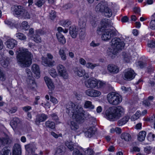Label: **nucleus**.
I'll list each match as a JSON object with an SVG mask.
<instances>
[{
	"mask_svg": "<svg viewBox=\"0 0 155 155\" xmlns=\"http://www.w3.org/2000/svg\"><path fill=\"white\" fill-rule=\"evenodd\" d=\"M43 34V31L41 29L36 30L33 35V40L37 43L40 42L41 41L40 35Z\"/></svg>",
	"mask_w": 155,
	"mask_h": 155,
	"instance_id": "ddd939ff",
	"label": "nucleus"
},
{
	"mask_svg": "<svg viewBox=\"0 0 155 155\" xmlns=\"http://www.w3.org/2000/svg\"><path fill=\"white\" fill-rule=\"evenodd\" d=\"M85 71L82 69H76L74 71V73L78 76L82 77L85 74Z\"/></svg>",
	"mask_w": 155,
	"mask_h": 155,
	"instance_id": "72a5a7b5",
	"label": "nucleus"
},
{
	"mask_svg": "<svg viewBox=\"0 0 155 155\" xmlns=\"http://www.w3.org/2000/svg\"><path fill=\"white\" fill-rule=\"evenodd\" d=\"M123 111V108L120 107L117 108L109 107L105 112L106 117L110 120H115L121 116Z\"/></svg>",
	"mask_w": 155,
	"mask_h": 155,
	"instance_id": "7ed1b4c3",
	"label": "nucleus"
},
{
	"mask_svg": "<svg viewBox=\"0 0 155 155\" xmlns=\"http://www.w3.org/2000/svg\"><path fill=\"white\" fill-rule=\"evenodd\" d=\"M85 93L88 96L92 97H98L101 94V93L100 91L91 89H88L86 90Z\"/></svg>",
	"mask_w": 155,
	"mask_h": 155,
	"instance_id": "9b49d317",
	"label": "nucleus"
},
{
	"mask_svg": "<svg viewBox=\"0 0 155 155\" xmlns=\"http://www.w3.org/2000/svg\"><path fill=\"white\" fill-rule=\"evenodd\" d=\"M136 75L133 70L128 68L124 70L123 78L125 80L130 81L135 78Z\"/></svg>",
	"mask_w": 155,
	"mask_h": 155,
	"instance_id": "423d86ee",
	"label": "nucleus"
},
{
	"mask_svg": "<svg viewBox=\"0 0 155 155\" xmlns=\"http://www.w3.org/2000/svg\"><path fill=\"white\" fill-rule=\"evenodd\" d=\"M138 65L140 68H143L147 66V64L145 62L139 61L138 62Z\"/></svg>",
	"mask_w": 155,
	"mask_h": 155,
	"instance_id": "13d9d810",
	"label": "nucleus"
},
{
	"mask_svg": "<svg viewBox=\"0 0 155 155\" xmlns=\"http://www.w3.org/2000/svg\"><path fill=\"white\" fill-rule=\"evenodd\" d=\"M57 30L58 31V32H59V33H61V32H63L65 33H66L68 32V29L65 28V29L64 30L62 28L60 27L58 28Z\"/></svg>",
	"mask_w": 155,
	"mask_h": 155,
	"instance_id": "6e6d98bb",
	"label": "nucleus"
},
{
	"mask_svg": "<svg viewBox=\"0 0 155 155\" xmlns=\"http://www.w3.org/2000/svg\"><path fill=\"white\" fill-rule=\"evenodd\" d=\"M84 107V108L89 109L90 110H93L94 108V106L92 104V102L89 101H85Z\"/></svg>",
	"mask_w": 155,
	"mask_h": 155,
	"instance_id": "7c9ffc66",
	"label": "nucleus"
},
{
	"mask_svg": "<svg viewBox=\"0 0 155 155\" xmlns=\"http://www.w3.org/2000/svg\"><path fill=\"white\" fill-rule=\"evenodd\" d=\"M122 57L124 61L126 63L129 62L131 58V57L130 54H126L124 52L122 53Z\"/></svg>",
	"mask_w": 155,
	"mask_h": 155,
	"instance_id": "4c0bfd02",
	"label": "nucleus"
},
{
	"mask_svg": "<svg viewBox=\"0 0 155 155\" xmlns=\"http://www.w3.org/2000/svg\"><path fill=\"white\" fill-rule=\"evenodd\" d=\"M31 70L36 75V77L38 78L40 77V71L39 67L37 64H34L32 65Z\"/></svg>",
	"mask_w": 155,
	"mask_h": 155,
	"instance_id": "6ab92c4d",
	"label": "nucleus"
},
{
	"mask_svg": "<svg viewBox=\"0 0 155 155\" xmlns=\"http://www.w3.org/2000/svg\"><path fill=\"white\" fill-rule=\"evenodd\" d=\"M150 28L155 30V20H153L150 21Z\"/></svg>",
	"mask_w": 155,
	"mask_h": 155,
	"instance_id": "774afa93",
	"label": "nucleus"
},
{
	"mask_svg": "<svg viewBox=\"0 0 155 155\" xmlns=\"http://www.w3.org/2000/svg\"><path fill=\"white\" fill-rule=\"evenodd\" d=\"M98 66V65L96 64H92L90 62H88L86 64V67L89 68H91V69H93L94 68Z\"/></svg>",
	"mask_w": 155,
	"mask_h": 155,
	"instance_id": "09e8293b",
	"label": "nucleus"
},
{
	"mask_svg": "<svg viewBox=\"0 0 155 155\" xmlns=\"http://www.w3.org/2000/svg\"><path fill=\"white\" fill-rule=\"evenodd\" d=\"M58 53L62 60L65 61L67 57L64 49H60Z\"/></svg>",
	"mask_w": 155,
	"mask_h": 155,
	"instance_id": "a19ab883",
	"label": "nucleus"
},
{
	"mask_svg": "<svg viewBox=\"0 0 155 155\" xmlns=\"http://www.w3.org/2000/svg\"><path fill=\"white\" fill-rule=\"evenodd\" d=\"M146 133L145 131H140L137 135L138 140L140 141H143L145 140L146 136Z\"/></svg>",
	"mask_w": 155,
	"mask_h": 155,
	"instance_id": "cd10ccee",
	"label": "nucleus"
},
{
	"mask_svg": "<svg viewBox=\"0 0 155 155\" xmlns=\"http://www.w3.org/2000/svg\"><path fill=\"white\" fill-rule=\"evenodd\" d=\"M22 29L25 30H27L29 28V26L28 25V22L26 21H23L21 26Z\"/></svg>",
	"mask_w": 155,
	"mask_h": 155,
	"instance_id": "de8ad7c7",
	"label": "nucleus"
},
{
	"mask_svg": "<svg viewBox=\"0 0 155 155\" xmlns=\"http://www.w3.org/2000/svg\"><path fill=\"white\" fill-rule=\"evenodd\" d=\"M21 15L25 19H30L32 18L31 15H30V14L25 9L24 10L23 12L22 13V14Z\"/></svg>",
	"mask_w": 155,
	"mask_h": 155,
	"instance_id": "58836bf2",
	"label": "nucleus"
},
{
	"mask_svg": "<svg viewBox=\"0 0 155 155\" xmlns=\"http://www.w3.org/2000/svg\"><path fill=\"white\" fill-rule=\"evenodd\" d=\"M97 133V130L96 128L93 127H90L84 132V134L86 137L91 138L95 135Z\"/></svg>",
	"mask_w": 155,
	"mask_h": 155,
	"instance_id": "9d476101",
	"label": "nucleus"
},
{
	"mask_svg": "<svg viewBox=\"0 0 155 155\" xmlns=\"http://www.w3.org/2000/svg\"><path fill=\"white\" fill-rule=\"evenodd\" d=\"M65 145L71 150L72 151L74 149V143L71 141H66L65 143Z\"/></svg>",
	"mask_w": 155,
	"mask_h": 155,
	"instance_id": "f704fd0d",
	"label": "nucleus"
},
{
	"mask_svg": "<svg viewBox=\"0 0 155 155\" xmlns=\"http://www.w3.org/2000/svg\"><path fill=\"white\" fill-rule=\"evenodd\" d=\"M86 19L85 17H82L80 18L79 21V25L81 29H85L86 26Z\"/></svg>",
	"mask_w": 155,
	"mask_h": 155,
	"instance_id": "c85d7f7f",
	"label": "nucleus"
},
{
	"mask_svg": "<svg viewBox=\"0 0 155 155\" xmlns=\"http://www.w3.org/2000/svg\"><path fill=\"white\" fill-rule=\"evenodd\" d=\"M5 23L9 26L10 27H12L14 26V23L9 20H6L5 21Z\"/></svg>",
	"mask_w": 155,
	"mask_h": 155,
	"instance_id": "052dcab7",
	"label": "nucleus"
},
{
	"mask_svg": "<svg viewBox=\"0 0 155 155\" xmlns=\"http://www.w3.org/2000/svg\"><path fill=\"white\" fill-rule=\"evenodd\" d=\"M44 79L48 88L51 90H53L54 86L51 80L46 76L45 77Z\"/></svg>",
	"mask_w": 155,
	"mask_h": 155,
	"instance_id": "412c9836",
	"label": "nucleus"
},
{
	"mask_svg": "<svg viewBox=\"0 0 155 155\" xmlns=\"http://www.w3.org/2000/svg\"><path fill=\"white\" fill-rule=\"evenodd\" d=\"M97 80L93 78L87 79L84 82L85 86L88 88H97Z\"/></svg>",
	"mask_w": 155,
	"mask_h": 155,
	"instance_id": "6e6552de",
	"label": "nucleus"
},
{
	"mask_svg": "<svg viewBox=\"0 0 155 155\" xmlns=\"http://www.w3.org/2000/svg\"><path fill=\"white\" fill-rule=\"evenodd\" d=\"M56 13L54 11L52 10L50 13V17L51 20L54 19L56 17Z\"/></svg>",
	"mask_w": 155,
	"mask_h": 155,
	"instance_id": "338daca9",
	"label": "nucleus"
},
{
	"mask_svg": "<svg viewBox=\"0 0 155 155\" xmlns=\"http://www.w3.org/2000/svg\"><path fill=\"white\" fill-rule=\"evenodd\" d=\"M104 28L101 26L98 28L97 30V33L99 35H103L104 31L105 30Z\"/></svg>",
	"mask_w": 155,
	"mask_h": 155,
	"instance_id": "603ef678",
	"label": "nucleus"
},
{
	"mask_svg": "<svg viewBox=\"0 0 155 155\" xmlns=\"http://www.w3.org/2000/svg\"><path fill=\"white\" fill-rule=\"evenodd\" d=\"M5 44L8 48L12 49L17 45V42L16 40L13 39H10L6 42Z\"/></svg>",
	"mask_w": 155,
	"mask_h": 155,
	"instance_id": "2eb2a0df",
	"label": "nucleus"
},
{
	"mask_svg": "<svg viewBox=\"0 0 155 155\" xmlns=\"http://www.w3.org/2000/svg\"><path fill=\"white\" fill-rule=\"evenodd\" d=\"M130 119L129 117L128 116H126L119 120L118 121V124L119 126H122L126 124L128 121Z\"/></svg>",
	"mask_w": 155,
	"mask_h": 155,
	"instance_id": "a878e982",
	"label": "nucleus"
},
{
	"mask_svg": "<svg viewBox=\"0 0 155 155\" xmlns=\"http://www.w3.org/2000/svg\"><path fill=\"white\" fill-rule=\"evenodd\" d=\"M48 118V116L44 114H38L35 119V123L37 125H39L41 122H44Z\"/></svg>",
	"mask_w": 155,
	"mask_h": 155,
	"instance_id": "f8f14e48",
	"label": "nucleus"
},
{
	"mask_svg": "<svg viewBox=\"0 0 155 155\" xmlns=\"http://www.w3.org/2000/svg\"><path fill=\"white\" fill-rule=\"evenodd\" d=\"M111 48L109 49V51L112 54H115L120 50L123 49L125 45L124 42L118 38H113L111 41Z\"/></svg>",
	"mask_w": 155,
	"mask_h": 155,
	"instance_id": "20e7f679",
	"label": "nucleus"
},
{
	"mask_svg": "<svg viewBox=\"0 0 155 155\" xmlns=\"http://www.w3.org/2000/svg\"><path fill=\"white\" fill-rule=\"evenodd\" d=\"M107 68L110 72L114 74L117 73L119 70V68L114 64L108 65Z\"/></svg>",
	"mask_w": 155,
	"mask_h": 155,
	"instance_id": "dca6fc26",
	"label": "nucleus"
},
{
	"mask_svg": "<svg viewBox=\"0 0 155 155\" xmlns=\"http://www.w3.org/2000/svg\"><path fill=\"white\" fill-rule=\"evenodd\" d=\"M27 81L28 87L33 90L35 89L37 87V84L34 78H28Z\"/></svg>",
	"mask_w": 155,
	"mask_h": 155,
	"instance_id": "f3484780",
	"label": "nucleus"
},
{
	"mask_svg": "<svg viewBox=\"0 0 155 155\" xmlns=\"http://www.w3.org/2000/svg\"><path fill=\"white\" fill-rule=\"evenodd\" d=\"M62 25L64 27H68L71 24V21L68 20L61 21V22Z\"/></svg>",
	"mask_w": 155,
	"mask_h": 155,
	"instance_id": "49530a36",
	"label": "nucleus"
},
{
	"mask_svg": "<svg viewBox=\"0 0 155 155\" xmlns=\"http://www.w3.org/2000/svg\"><path fill=\"white\" fill-rule=\"evenodd\" d=\"M113 32L110 29H105L104 31L101 38L103 40L108 41L113 37Z\"/></svg>",
	"mask_w": 155,
	"mask_h": 155,
	"instance_id": "1a4fd4ad",
	"label": "nucleus"
},
{
	"mask_svg": "<svg viewBox=\"0 0 155 155\" xmlns=\"http://www.w3.org/2000/svg\"><path fill=\"white\" fill-rule=\"evenodd\" d=\"M16 58L18 64L21 67L29 66L32 63L33 57L31 53L28 50L24 48H19L17 51Z\"/></svg>",
	"mask_w": 155,
	"mask_h": 155,
	"instance_id": "f03ea898",
	"label": "nucleus"
},
{
	"mask_svg": "<svg viewBox=\"0 0 155 155\" xmlns=\"http://www.w3.org/2000/svg\"><path fill=\"white\" fill-rule=\"evenodd\" d=\"M104 12V15L106 17H110L112 15V10L108 7H106Z\"/></svg>",
	"mask_w": 155,
	"mask_h": 155,
	"instance_id": "e433bc0d",
	"label": "nucleus"
},
{
	"mask_svg": "<svg viewBox=\"0 0 155 155\" xmlns=\"http://www.w3.org/2000/svg\"><path fill=\"white\" fill-rule=\"evenodd\" d=\"M25 71L27 76L29 78H33V77H31L32 75V73L30 69L26 68L25 69Z\"/></svg>",
	"mask_w": 155,
	"mask_h": 155,
	"instance_id": "bf43d9fd",
	"label": "nucleus"
},
{
	"mask_svg": "<svg viewBox=\"0 0 155 155\" xmlns=\"http://www.w3.org/2000/svg\"><path fill=\"white\" fill-rule=\"evenodd\" d=\"M31 107L29 106H27L22 107V109L23 111L27 113L29 112V111L31 109Z\"/></svg>",
	"mask_w": 155,
	"mask_h": 155,
	"instance_id": "e2e57ef3",
	"label": "nucleus"
},
{
	"mask_svg": "<svg viewBox=\"0 0 155 155\" xmlns=\"http://www.w3.org/2000/svg\"><path fill=\"white\" fill-rule=\"evenodd\" d=\"M155 138V135L154 134L151 133H150L148 136V139L150 141H152L154 140Z\"/></svg>",
	"mask_w": 155,
	"mask_h": 155,
	"instance_id": "0e129e2a",
	"label": "nucleus"
},
{
	"mask_svg": "<svg viewBox=\"0 0 155 155\" xmlns=\"http://www.w3.org/2000/svg\"><path fill=\"white\" fill-rule=\"evenodd\" d=\"M45 2V0H38L35 4L38 7H40L43 5Z\"/></svg>",
	"mask_w": 155,
	"mask_h": 155,
	"instance_id": "8fccbe9b",
	"label": "nucleus"
},
{
	"mask_svg": "<svg viewBox=\"0 0 155 155\" xmlns=\"http://www.w3.org/2000/svg\"><path fill=\"white\" fill-rule=\"evenodd\" d=\"M147 45L151 48H155V41L152 40L148 41Z\"/></svg>",
	"mask_w": 155,
	"mask_h": 155,
	"instance_id": "4d7b16f0",
	"label": "nucleus"
},
{
	"mask_svg": "<svg viewBox=\"0 0 155 155\" xmlns=\"http://www.w3.org/2000/svg\"><path fill=\"white\" fill-rule=\"evenodd\" d=\"M24 9L23 6L15 5L14 6V14L17 15H21L23 12Z\"/></svg>",
	"mask_w": 155,
	"mask_h": 155,
	"instance_id": "aec40b11",
	"label": "nucleus"
},
{
	"mask_svg": "<svg viewBox=\"0 0 155 155\" xmlns=\"http://www.w3.org/2000/svg\"><path fill=\"white\" fill-rule=\"evenodd\" d=\"M49 73L50 75L53 78L56 77L57 75V73L55 69L51 68L49 70Z\"/></svg>",
	"mask_w": 155,
	"mask_h": 155,
	"instance_id": "a18cd8bd",
	"label": "nucleus"
},
{
	"mask_svg": "<svg viewBox=\"0 0 155 155\" xmlns=\"http://www.w3.org/2000/svg\"><path fill=\"white\" fill-rule=\"evenodd\" d=\"M65 107L66 113L79 123L83 122L84 118L91 119L92 117L89 113H85L81 105L72 102H68L66 105Z\"/></svg>",
	"mask_w": 155,
	"mask_h": 155,
	"instance_id": "f257e3e1",
	"label": "nucleus"
},
{
	"mask_svg": "<svg viewBox=\"0 0 155 155\" xmlns=\"http://www.w3.org/2000/svg\"><path fill=\"white\" fill-rule=\"evenodd\" d=\"M64 148L63 146L58 147L56 150L55 155H62L64 153Z\"/></svg>",
	"mask_w": 155,
	"mask_h": 155,
	"instance_id": "c9c22d12",
	"label": "nucleus"
},
{
	"mask_svg": "<svg viewBox=\"0 0 155 155\" xmlns=\"http://www.w3.org/2000/svg\"><path fill=\"white\" fill-rule=\"evenodd\" d=\"M101 26L104 28L111 26L110 20L109 19L106 18L103 19L101 20Z\"/></svg>",
	"mask_w": 155,
	"mask_h": 155,
	"instance_id": "c756f323",
	"label": "nucleus"
},
{
	"mask_svg": "<svg viewBox=\"0 0 155 155\" xmlns=\"http://www.w3.org/2000/svg\"><path fill=\"white\" fill-rule=\"evenodd\" d=\"M9 58H7L6 61H4L1 63L2 66L5 68H6L9 64Z\"/></svg>",
	"mask_w": 155,
	"mask_h": 155,
	"instance_id": "864d4df0",
	"label": "nucleus"
},
{
	"mask_svg": "<svg viewBox=\"0 0 155 155\" xmlns=\"http://www.w3.org/2000/svg\"><path fill=\"white\" fill-rule=\"evenodd\" d=\"M93 153L94 151L91 149H88L85 151V155H91Z\"/></svg>",
	"mask_w": 155,
	"mask_h": 155,
	"instance_id": "69168bd1",
	"label": "nucleus"
},
{
	"mask_svg": "<svg viewBox=\"0 0 155 155\" xmlns=\"http://www.w3.org/2000/svg\"><path fill=\"white\" fill-rule=\"evenodd\" d=\"M26 150L29 153H34V151L36 149L35 146L32 144H29L25 146Z\"/></svg>",
	"mask_w": 155,
	"mask_h": 155,
	"instance_id": "4be33fe9",
	"label": "nucleus"
},
{
	"mask_svg": "<svg viewBox=\"0 0 155 155\" xmlns=\"http://www.w3.org/2000/svg\"><path fill=\"white\" fill-rule=\"evenodd\" d=\"M79 33V36L81 39H83L85 37V29H81Z\"/></svg>",
	"mask_w": 155,
	"mask_h": 155,
	"instance_id": "5fc2aeb1",
	"label": "nucleus"
},
{
	"mask_svg": "<svg viewBox=\"0 0 155 155\" xmlns=\"http://www.w3.org/2000/svg\"><path fill=\"white\" fill-rule=\"evenodd\" d=\"M97 88L102 87H104L105 85V83L104 82L100 81H98L97 80Z\"/></svg>",
	"mask_w": 155,
	"mask_h": 155,
	"instance_id": "680f3d73",
	"label": "nucleus"
},
{
	"mask_svg": "<svg viewBox=\"0 0 155 155\" xmlns=\"http://www.w3.org/2000/svg\"><path fill=\"white\" fill-rule=\"evenodd\" d=\"M9 154L10 155L11 154V152L10 150L7 149V148L6 147L3 148L2 151L1 152L2 155H9Z\"/></svg>",
	"mask_w": 155,
	"mask_h": 155,
	"instance_id": "c03bdc74",
	"label": "nucleus"
},
{
	"mask_svg": "<svg viewBox=\"0 0 155 155\" xmlns=\"http://www.w3.org/2000/svg\"><path fill=\"white\" fill-rule=\"evenodd\" d=\"M70 126L72 130H76L78 128V124L74 121H71L70 122Z\"/></svg>",
	"mask_w": 155,
	"mask_h": 155,
	"instance_id": "ea45409f",
	"label": "nucleus"
},
{
	"mask_svg": "<svg viewBox=\"0 0 155 155\" xmlns=\"http://www.w3.org/2000/svg\"><path fill=\"white\" fill-rule=\"evenodd\" d=\"M57 71L60 77L64 79H67L68 78V75L65 68L62 65L58 64L57 67Z\"/></svg>",
	"mask_w": 155,
	"mask_h": 155,
	"instance_id": "0eeeda50",
	"label": "nucleus"
},
{
	"mask_svg": "<svg viewBox=\"0 0 155 155\" xmlns=\"http://www.w3.org/2000/svg\"><path fill=\"white\" fill-rule=\"evenodd\" d=\"M56 35L58 41L61 44H64L66 43V39L65 38L61 33L57 32Z\"/></svg>",
	"mask_w": 155,
	"mask_h": 155,
	"instance_id": "393cba45",
	"label": "nucleus"
},
{
	"mask_svg": "<svg viewBox=\"0 0 155 155\" xmlns=\"http://www.w3.org/2000/svg\"><path fill=\"white\" fill-rule=\"evenodd\" d=\"M121 138L124 140L126 141H129L131 139V137L130 135L127 133H123L120 135Z\"/></svg>",
	"mask_w": 155,
	"mask_h": 155,
	"instance_id": "bb28decb",
	"label": "nucleus"
},
{
	"mask_svg": "<svg viewBox=\"0 0 155 155\" xmlns=\"http://www.w3.org/2000/svg\"><path fill=\"white\" fill-rule=\"evenodd\" d=\"M16 37L19 39L22 40H25L27 38L23 34L21 33H18L16 34Z\"/></svg>",
	"mask_w": 155,
	"mask_h": 155,
	"instance_id": "37998d69",
	"label": "nucleus"
},
{
	"mask_svg": "<svg viewBox=\"0 0 155 155\" xmlns=\"http://www.w3.org/2000/svg\"><path fill=\"white\" fill-rule=\"evenodd\" d=\"M106 8L105 4L104 2H102L99 3L95 7V10L96 12H103Z\"/></svg>",
	"mask_w": 155,
	"mask_h": 155,
	"instance_id": "b1692460",
	"label": "nucleus"
},
{
	"mask_svg": "<svg viewBox=\"0 0 155 155\" xmlns=\"http://www.w3.org/2000/svg\"><path fill=\"white\" fill-rule=\"evenodd\" d=\"M69 33L72 38H75L77 37L78 31L75 25H72L70 27Z\"/></svg>",
	"mask_w": 155,
	"mask_h": 155,
	"instance_id": "a211bd4d",
	"label": "nucleus"
},
{
	"mask_svg": "<svg viewBox=\"0 0 155 155\" xmlns=\"http://www.w3.org/2000/svg\"><path fill=\"white\" fill-rule=\"evenodd\" d=\"M12 153H21V148L20 145L18 143L15 144L13 147Z\"/></svg>",
	"mask_w": 155,
	"mask_h": 155,
	"instance_id": "2f4dec72",
	"label": "nucleus"
},
{
	"mask_svg": "<svg viewBox=\"0 0 155 155\" xmlns=\"http://www.w3.org/2000/svg\"><path fill=\"white\" fill-rule=\"evenodd\" d=\"M146 121H150L151 122L154 123V127L155 129V116H153L151 117L146 119Z\"/></svg>",
	"mask_w": 155,
	"mask_h": 155,
	"instance_id": "3c124183",
	"label": "nucleus"
},
{
	"mask_svg": "<svg viewBox=\"0 0 155 155\" xmlns=\"http://www.w3.org/2000/svg\"><path fill=\"white\" fill-rule=\"evenodd\" d=\"M46 127L53 129L55 128V124L52 121L48 120L45 123Z\"/></svg>",
	"mask_w": 155,
	"mask_h": 155,
	"instance_id": "473e14b6",
	"label": "nucleus"
},
{
	"mask_svg": "<svg viewBox=\"0 0 155 155\" xmlns=\"http://www.w3.org/2000/svg\"><path fill=\"white\" fill-rule=\"evenodd\" d=\"M20 122L19 119L17 117L14 118L10 122V125L13 129H15L17 126L18 124L20 123Z\"/></svg>",
	"mask_w": 155,
	"mask_h": 155,
	"instance_id": "5701e85b",
	"label": "nucleus"
},
{
	"mask_svg": "<svg viewBox=\"0 0 155 155\" xmlns=\"http://www.w3.org/2000/svg\"><path fill=\"white\" fill-rule=\"evenodd\" d=\"M107 99L110 104L115 105L118 104L122 101L121 96L114 92H112L108 94L107 96Z\"/></svg>",
	"mask_w": 155,
	"mask_h": 155,
	"instance_id": "39448f33",
	"label": "nucleus"
},
{
	"mask_svg": "<svg viewBox=\"0 0 155 155\" xmlns=\"http://www.w3.org/2000/svg\"><path fill=\"white\" fill-rule=\"evenodd\" d=\"M8 141V139L7 138H0V147L7 144Z\"/></svg>",
	"mask_w": 155,
	"mask_h": 155,
	"instance_id": "79ce46f5",
	"label": "nucleus"
},
{
	"mask_svg": "<svg viewBox=\"0 0 155 155\" xmlns=\"http://www.w3.org/2000/svg\"><path fill=\"white\" fill-rule=\"evenodd\" d=\"M41 59L42 63L45 66L52 67L54 65L55 61L51 59H48L47 58L42 56Z\"/></svg>",
	"mask_w": 155,
	"mask_h": 155,
	"instance_id": "4468645a",
	"label": "nucleus"
}]
</instances>
